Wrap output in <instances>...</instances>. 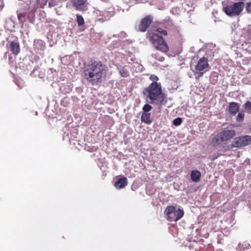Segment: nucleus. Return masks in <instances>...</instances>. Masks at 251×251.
Returning <instances> with one entry per match:
<instances>
[{
    "instance_id": "2",
    "label": "nucleus",
    "mask_w": 251,
    "mask_h": 251,
    "mask_svg": "<svg viewBox=\"0 0 251 251\" xmlns=\"http://www.w3.org/2000/svg\"><path fill=\"white\" fill-rule=\"evenodd\" d=\"M144 96L149 99L150 103H155L159 106L164 105L167 102L165 94L163 93L161 85L160 83L152 82L143 91Z\"/></svg>"
},
{
    "instance_id": "13",
    "label": "nucleus",
    "mask_w": 251,
    "mask_h": 251,
    "mask_svg": "<svg viewBox=\"0 0 251 251\" xmlns=\"http://www.w3.org/2000/svg\"><path fill=\"white\" fill-rule=\"evenodd\" d=\"M127 184V179L125 177L119 178L114 184V186L117 189L124 188Z\"/></svg>"
},
{
    "instance_id": "22",
    "label": "nucleus",
    "mask_w": 251,
    "mask_h": 251,
    "mask_svg": "<svg viewBox=\"0 0 251 251\" xmlns=\"http://www.w3.org/2000/svg\"><path fill=\"white\" fill-rule=\"evenodd\" d=\"M152 108V107L151 105L146 103L143 106V110L145 112L144 113H148V112L151 110Z\"/></svg>"
},
{
    "instance_id": "16",
    "label": "nucleus",
    "mask_w": 251,
    "mask_h": 251,
    "mask_svg": "<svg viewBox=\"0 0 251 251\" xmlns=\"http://www.w3.org/2000/svg\"><path fill=\"white\" fill-rule=\"evenodd\" d=\"M151 116V114L150 113H143L141 118L142 122L145 123L148 125L151 124L152 121Z\"/></svg>"
},
{
    "instance_id": "8",
    "label": "nucleus",
    "mask_w": 251,
    "mask_h": 251,
    "mask_svg": "<svg viewBox=\"0 0 251 251\" xmlns=\"http://www.w3.org/2000/svg\"><path fill=\"white\" fill-rule=\"evenodd\" d=\"M71 2L76 10L85 11L88 9L87 0H71Z\"/></svg>"
},
{
    "instance_id": "25",
    "label": "nucleus",
    "mask_w": 251,
    "mask_h": 251,
    "mask_svg": "<svg viewBox=\"0 0 251 251\" xmlns=\"http://www.w3.org/2000/svg\"><path fill=\"white\" fill-rule=\"evenodd\" d=\"M154 57L156 59L158 60L160 62H162L164 60V57L160 56L158 53H155L154 54Z\"/></svg>"
},
{
    "instance_id": "31",
    "label": "nucleus",
    "mask_w": 251,
    "mask_h": 251,
    "mask_svg": "<svg viewBox=\"0 0 251 251\" xmlns=\"http://www.w3.org/2000/svg\"><path fill=\"white\" fill-rule=\"evenodd\" d=\"M47 1L46 0L44 1V3L42 5H41L40 6L41 8H43L44 6L46 5Z\"/></svg>"
},
{
    "instance_id": "15",
    "label": "nucleus",
    "mask_w": 251,
    "mask_h": 251,
    "mask_svg": "<svg viewBox=\"0 0 251 251\" xmlns=\"http://www.w3.org/2000/svg\"><path fill=\"white\" fill-rule=\"evenodd\" d=\"M201 177V173L198 170H193L191 172V180L195 182L200 181Z\"/></svg>"
},
{
    "instance_id": "3",
    "label": "nucleus",
    "mask_w": 251,
    "mask_h": 251,
    "mask_svg": "<svg viewBox=\"0 0 251 251\" xmlns=\"http://www.w3.org/2000/svg\"><path fill=\"white\" fill-rule=\"evenodd\" d=\"M235 135L236 131L234 130L224 128L212 138L211 143L212 146H217L223 142L230 140Z\"/></svg>"
},
{
    "instance_id": "9",
    "label": "nucleus",
    "mask_w": 251,
    "mask_h": 251,
    "mask_svg": "<svg viewBox=\"0 0 251 251\" xmlns=\"http://www.w3.org/2000/svg\"><path fill=\"white\" fill-rule=\"evenodd\" d=\"M152 18L148 15L142 19L138 26V30L142 32H145L152 22Z\"/></svg>"
},
{
    "instance_id": "29",
    "label": "nucleus",
    "mask_w": 251,
    "mask_h": 251,
    "mask_svg": "<svg viewBox=\"0 0 251 251\" xmlns=\"http://www.w3.org/2000/svg\"><path fill=\"white\" fill-rule=\"evenodd\" d=\"M221 155V154H218L217 155H211L210 158L212 159V160H215L216 159V158H218V157H219V156Z\"/></svg>"
},
{
    "instance_id": "10",
    "label": "nucleus",
    "mask_w": 251,
    "mask_h": 251,
    "mask_svg": "<svg viewBox=\"0 0 251 251\" xmlns=\"http://www.w3.org/2000/svg\"><path fill=\"white\" fill-rule=\"evenodd\" d=\"M209 67L208 60L206 57H202L198 60L195 70L198 71H203Z\"/></svg>"
},
{
    "instance_id": "19",
    "label": "nucleus",
    "mask_w": 251,
    "mask_h": 251,
    "mask_svg": "<svg viewBox=\"0 0 251 251\" xmlns=\"http://www.w3.org/2000/svg\"><path fill=\"white\" fill-rule=\"evenodd\" d=\"M202 71L196 70L194 71V75H195V78L197 80H198L200 77H202L204 74Z\"/></svg>"
},
{
    "instance_id": "1",
    "label": "nucleus",
    "mask_w": 251,
    "mask_h": 251,
    "mask_svg": "<svg viewBox=\"0 0 251 251\" xmlns=\"http://www.w3.org/2000/svg\"><path fill=\"white\" fill-rule=\"evenodd\" d=\"M108 69L101 61L92 59L83 68V77L92 85H98L105 79Z\"/></svg>"
},
{
    "instance_id": "17",
    "label": "nucleus",
    "mask_w": 251,
    "mask_h": 251,
    "mask_svg": "<svg viewBox=\"0 0 251 251\" xmlns=\"http://www.w3.org/2000/svg\"><path fill=\"white\" fill-rule=\"evenodd\" d=\"M245 111L249 114H251V101L247 100L243 105Z\"/></svg>"
},
{
    "instance_id": "6",
    "label": "nucleus",
    "mask_w": 251,
    "mask_h": 251,
    "mask_svg": "<svg viewBox=\"0 0 251 251\" xmlns=\"http://www.w3.org/2000/svg\"><path fill=\"white\" fill-rule=\"evenodd\" d=\"M244 6V3L242 1H239L233 4L226 5L223 8V10L228 16L231 17L237 16L241 13Z\"/></svg>"
},
{
    "instance_id": "26",
    "label": "nucleus",
    "mask_w": 251,
    "mask_h": 251,
    "mask_svg": "<svg viewBox=\"0 0 251 251\" xmlns=\"http://www.w3.org/2000/svg\"><path fill=\"white\" fill-rule=\"evenodd\" d=\"M150 79L153 82H157V81H158V80H159L158 77L154 75H151V76L150 77Z\"/></svg>"
},
{
    "instance_id": "12",
    "label": "nucleus",
    "mask_w": 251,
    "mask_h": 251,
    "mask_svg": "<svg viewBox=\"0 0 251 251\" xmlns=\"http://www.w3.org/2000/svg\"><path fill=\"white\" fill-rule=\"evenodd\" d=\"M9 48L15 55H17L20 51V48L19 43L14 41H11L9 44Z\"/></svg>"
},
{
    "instance_id": "21",
    "label": "nucleus",
    "mask_w": 251,
    "mask_h": 251,
    "mask_svg": "<svg viewBox=\"0 0 251 251\" xmlns=\"http://www.w3.org/2000/svg\"><path fill=\"white\" fill-rule=\"evenodd\" d=\"M182 122V120L181 118L180 117H178L174 120L173 125L176 126H178L180 125H181Z\"/></svg>"
},
{
    "instance_id": "14",
    "label": "nucleus",
    "mask_w": 251,
    "mask_h": 251,
    "mask_svg": "<svg viewBox=\"0 0 251 251\" xmlns=\"http://www.w3.org/2000/svg\"><path fill=\"white\" fill-rule=\"evenodd\" d=\"M18 13V18L21 23H24L26 18H29V15L27 11H19Z\"/></svg>"
},
{
    "instance_id": "5",
    "label": "nucleus",
    "mask_w": 251,
    "mask_h": 251,
    "mask_svg": "<svg viewBox=\"0 0 251 251\" xmlns=\"http://www.w3.org/2000/svg\"><path fill=\"white\" fill-rule=\"evenodd\" d=\"M165 213L167 220L170 222H176L181 219L184 215V211L179 208L176 209L174 206H169L166 207Z\"/></svg>"
},
{
    "instance_id": "27",
    "label": "nucleus",
    "mask_w": 251,
    "mask_h": 251,
    "mask_svg": "<svg viewBox=\"0 0 251 251\" xmlns=\"http://www.w3.org/2000/svg\"><path fill=\"white\" fill-rule=\"evenodd\" d=\"M246 8L248 13L251 12V2H249L246 3Z\"/></svg>"
},
{
    "instance_id": "23",
    "label": "nucleus",
    "mask_w": 251,
    "mask_h": 251,
    "mask_svg": "<svg viewBox=\"0 0 251 251\" xmlns=\"http://www.w3.org/2000/svg\"><path fill=\"white\" fill-rule=\"evenodd\" d=\"M120 73L123 77H127L129 75V72L125 68H123L120 71Z\"/></svg>"
},
{
    "instance_id": "30",
    "label": "nucleus",
    "mask_w": 251,
    "mask_h": 251,
    "mask_svg": "<svg viewBox=\"0 0 251 251\" xmlns=\"http://www.w3.org/2000/svg\"><path fill=\"white\" fill-rule=\"evenodd\" d=\"M4 6V3L2 0H0V10H2Z\"/></svg>"
},
{
    "instance_id": "18",
    "label": "nucleus",
    "mask_w": 251,
    "mask_h": 251,
    "mask_svg": "<svg viewBox=\"0 0 251 251\" xmlns=\"http://www.w3.org/2000/svg\"><path fill=\"white\" fill-rule=\"evenodd\" d=\"M76 22L79 26H82L84 25V20L81 15H76Z\"/></svg>"
},
{
    "instance_id": "28",
    "label": "nucleus",
    "mask_w": 251,
    "mask_h": 251,
    "mask_svg": "<svg viewBox=\"0 0 251 251\" xmlns=\"http://www.w3.org/2000/svg\"><path fill=\"white\" fill-rule=\"evenodd\" d=\"M56 5H57L56 2L54 0H51L49 2V6L50 8L54 7V6H56Z\"/></svg>"
},
{
    "instance_id": "32",
    "label": "nucleus",
    "mask_w": 251,
    "mask_h": 251,
    "mask_svg": "<svg viewBox=\"0 0 251 251\" xmlns=\"http://www.w3.org/2000/svg\"><path fill=\"white\" fill-rule=\"evenodd\" d=\"M250 251H251V250Z\"/></svg>"
},
{
    "instance_id": "11",
    "label": "nucleus",
    "mask_w": 251,
    "mask_h": 251,
    "mask_svg": "<svg viewBox=\"0 0 251 251\" xmlns=\"http://www.w3.org/2000/svg\"><path fill=\"white\" fill-rule=\"evenodd\" d=\"M239 104L235 102H230L229 103L228 110L229 113L233 116L239 111Z\"/></svg>"
},
{
    "instance_id": "20",
    "label": "nucleus",
    "mask_w": 251,
    "mask_h": 251,
    "mask_svg": "<svg viewBox=\"0 0 251 251\" xmlns=\"http://www.w3.org/2000/svg\"><path fill=\"white\" fill-rule=\"evenodd\" d=\"M245 117V114L243 112H241L238 113L236 117V121L238 122H241L244 121Z\"/></svg>"
},
{
    "instance_id": "7",
    "label": "nucleus",
    "mask_w": 251,
    "mask_h": 251,
    "mask_svg": "<svg viewBox=\"0 0 251 251\" xmlns=\"http://www.w3.org/2000/svg\"><path fill=\"white\" fill-rule=\"evenodd\" d=\"M251 144V136L244 135L234 138L230 145L231 148H241Z\"/></svg>"
},
{
    "instance_id": "24",
    "label": "nucleus",
    "mask_w": 251,
    "mask_h": 251,
    "mask_svg": "<svg viewBox=\"0 0 251 251\" xmlns=\"http://www.w3.org/2000/svg\"><path fill=\"white\" fill-rule=\"evenodd\" d=\"M156 31L158 33H159V34H160L162 35L166 36L167 35V31H166V30H165L162 28H157Z\"/></svg>"
},
{
    "instance_id": "4",
    "label": "nucleus",
    "mask_w": 251,
    "mask_h": 251,
    "mask_svg": "<svg viewBox=\"0 0 251 251\" xmlns=\"http://www.w3.org/2000/svg\"><path fill=\"white\" fill-rule=\"evenodd\" d=\"M150 41L153 47L163 52H167L169 48L164 38L156 33H152L149 37Z\"/></svg>"
}]
</instances>
